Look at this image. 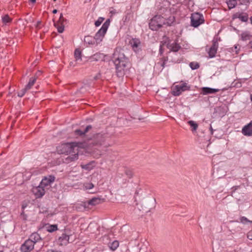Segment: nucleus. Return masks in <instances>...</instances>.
Segmentation results:
<instances>
[{
	"instance_id": "nucleus-4",
	"label": "nucleus",
	"mask_w": 252,
	"mask_h": 252,
	"mask_svg": "<svg viewBox=\"0 0 252 252\" xmlns=\"http://www.w3.org/2000/svg\"><path fill=\"white\" fill-rule=\"evenodd\" d=\"M191 26L196 28L204 23V19L203 15L198 12H194L191 14L190 16Z\"/></svg>"
},
{
	"instance_id": "nucleus-36",
	"label": "nucleus",
	"mask_w": 252,
	"mask_h": 252,
	"mask_svg": "<svg viewBox=\"0 0 252 252\" xmlns=\"http://www.w3.org/2000/svg\"><path fill=\"white\" fill-rule=\"evenodd\" d=\"M240 222L243 224H246L248 222L252 223V221L249 220L245 217H242L240 219Z\"/></svg>"
},
{
	"instance_id": "nucleus-50",
	"label": "nucleus",
	"mask_w": 252,
	"mask_h": 252,
	"mask_svg": "<svg viewBox=\"0 0 252 252\" xmlns=\"http://www.w3.org/2000/svg\"><path fill=\"white\" fill-rule=\"evenodd\" d=\"M25 207H26V206H25V205H22V208H23V209H24V208H25Z\"/></svg>"
},
{
	"instance_id": "nucleus-10",
	"label": "nucleus",
	"mask_w": 252,
	"mask_h": 252,
	"mask_svg": "<svg viewBox=\"0 0 252 252\" xmlns=\"http://www.w3.org/2000/svg\"><path fill=\"white\" fill-rule=\"evenodd\" d=\"M129 44L134 52H138L141 48V42L139 39L132 38L129 41Z\"/></svg>"
},
{
	"instance_id": "nucleus-14",
	"label": "nucleus",
	"mask_w": 252,
	"mask_h": 252,
	"mask_svg": "<svg viewBox=\"0 0 252 252\" xmlns=\"http://www.w3.org/2000/svg\"><path fill=\"white\" fill-rule=\"evenodd\" d=\"M156 19H158V17L157 18L154 16L149 23V27L153 31H157L160 28L159 24L157 23Z\"/></svg>"
},
{
	"instance_id": "nucleus-8",
	"label": "nucleus",
	"mask_w": 252,
	"mask_h": 252,
	"mask_svg": "<svg viewBox=\"0 0 252 252\" xmlns=\"http://www.w3.org/2000/svg\"><path fill=\"white\" fill-rule=\"evenodd\" d=\"M34 244L30 239L26 240L22 245L21 249L23 252L31 251L34 248Z\"/></svg>"
},
{
	"instance_id": "nucleus-18",
	"label": "nucleus",
	"mask_w": 252,
	"mask_h": 252,
	"mask_svg": "<svg viewBox=\"0 0 252 252\" xmlns=\"http://www.w3.org/2000/svg\"><path fill=\"white\" fill-rule=\"evenodd\" d=\"M233 18H239L242 22H247L248 20V15L246 13H236L233 15Z\"/></svg>"
},
{
	"instance_id": "nucleus-21",
	"label": "nucleus",
	"mask_w": 252,
	"mask_h": 252,
	"mask_svg": "<svg viewBox=\"0 0 252 252\" xmlns=\"http://www.w3.org/2000/svg\"><path fill=\"white\" fill-rule=\"evenodd\" d=\"M84 42L88 45H96L95 39L91 36H86L84 37Z\"/></svg>"
},
{
	"instance_id": "nucleus-3",
	"label": "nucleus",
	"mask_w": 252,
	"mask_h": 252,
	"mask_svg": "<svg viewBox=\"0 0 252 252\" xmlns=\"http://www.w3.org/2000/svg\"><path fill=\"white\" fill-rule=\"evenodd\" d=\"M110 21L107 19L102 25L101 28L95 33V36L94 37L95 39L96 45L98 44L102 41L104 35L107 31V29L110 25Z\"/></svg>"
},
{
	"instance_id": "nucleus-2",
	"label": "nucleus",
	"mask_w": 252,
	"mask_h": 252,
	"mask_svg": "<svg viewBox=\"0 0 252 252\" xmlns=\"http://www.w3.org/2000/svg\"><path fill=\"white\" fill-rule=\"evenodd\" d=\"M114 63L118 71L121 72L127 66L128 59L123 53L115 51L114 53Z\"/></svg>"
},
{
	"instance_id": "nucleus-29",
	"label": "nucleus",
	"mask_w": 252,
	"mask_h": 252,
	"mask_svg": "<svg viewBox=\"0 0 252 252\" xmlns=\"http://www.w3.org/2000/svg\"><path fill=\"white\" fill-rule=\"evenodd\" d=\"M11 21L12 19L10 18L8 15H5L4 16L2 17V22L5 25L11 23Z\"/></svg>"
},
{
	"instance_id": "nucleus-1",
	"label": "nucleus",
	"mask_w": 252,
	"mask_h": 252,
	"mask_svg": "<svg viewBox=\"0 0 252 252\" xmlns=\"http://www.w3.org/2000/svg\"><path fill=\"white\" fill-rule=\"evenodd\" d=\"M78 149L76 143H65L59 146L58 150L60 154L69 155L65 158V162L69 163L78 159Z\"/></svg>"
},
{
	"instance_id": "nucleus-5",
	"label": "nucleus",
	"mask_w": 252,
	"mask_h": 252,
	"mask_svg": "<svg viewBox=\"0 0 252 252\" xmlns=\"http://www.w3.org/2000/svg\"><path fill=\"white\" fill-rule=\"evenodd\" d=\"M190 87L186 83L181 82L179 84L173 86L172 88V94L175 96L180 95L182 92L189 90Z\"/></svg>"
},
{
	"instance_id": "nucleus-24",
	"label": "nucleus",
	"mask_w": 252,
	"mask_h": 252,
	"mask_svg": "<svg viewBox=\"0 0 252 252\" xmlns=\"http://www.w3.org/2000/svg\"><path fill=\"white\" fill-rule=\"evenodd\" d=\"M175 22V17L173 15H170L168 18H165L164 25L167 26H172Z\"/></svg>"
},
{
	"instance_id": "nucleus-41",
	"label": "nucleus",
	"mask_w": 252,
	"mask_h": 252,
	"mask_svg": "<svg viewBox=\"0 0 252 252\" xmlns=\"http://www.w3.org/2000/svg\"><path fill=\"white\" fill-rule=\"evenodd\" d=\"M126 174L127 175V176L129 177V178H131L132 176V172L129 171V170H126Z\"/></svg>"
},
{
	"instance_id": "nucleus-13",
	"label": "nucleus",
	"mask_w": 252,
	"mask_h": 252,
	"mask_svg": "<svg viewBox=\"0 0 252 252\" xmlns=\"http://www.w3.org/2000/svg\"><path fill=\"white\" fill-rule=\"evenodd\" d=\"M242 133L245 136H252V121H251L249 124L243 127L242 129Z\"/></svg>"
},
{
	"instance_id": "nucleus-40",
	"label": "nucleus",
	"mask_w": 252,
	"mask_h": 252,
	"mask_svg": "<svg viewBox=\"0 0 252 252\" xmlns=\"http://www.w3.org/2000/svg\"><path fill=\"white\" fill-rule=\"evenodd\" d=\"M118 12L117 10L113 8H111L110 10V13L112 15L116 14L118 13Z\"/></svg>"
},
{
	"instance_id": "nucleus-22",
	"label": "nucleus",
	"mask_w": 252,
	"mask_h": 252,
	"mask_svg": "<svg viewBox=\"0 0 252 252\" xmlns=\"http://www.w3.org/2000/svg\"><path fill=\"white\" fill-rule=\"evenodd\" d=\"M92 128V126H88L85 129L82 130V129H76L75 131V133L76 135L82 136L84 135L86 132L88 131L89 129H90Z\"/></svg>"
},
{
	"instance_id": "nucleus-26",
	"label": "nucleus",
	"mask_w": 252,
	"mask_h": 252,
	"mask_svg": "<svg viewBox=\"0 0 252 252\" xmlns=\"http://www.w3.org/2000/svg\"><path fill=\"white\" fill-rule=\"evenodd\" d=\"M81 51L79 49H76L74 51V57L76 61L82 60Z\"/></svg>"
},
{
	"instance_id": "nucleus-20",
	"label": "nucleus",
	"mask_w": 252,
	"mask_h": 252,
	"mask_svg": "<svg viewBox=\"0 0 252 252\" xmlns=\"http://www.w3.org/2000/svg\"><path fill=\"white\" fill-rule=\"evenodd\" d=\"M103 201V199H101L99 198H93L92 199L90 200L88 202V205H91L92 206H95L96 205L99 204Z\"/></svg>"
},
{
	"instance_id": "nucleus-45",
	"label": "nucleus",
	"mask_w": 252,
	"mask_h": 252,
	"mask_svg": "<svg viewBox=\"0 0 252 252\" xmlns=\"http://www.w3.org/2000/svg\"><path fill=\"white\" fill-rule=\"evenodd\" d=\"M249 45L250 48L252 49V40L249 42Z\"/></svg>"
},
{
	"instance_id": "nucleus-53",
	"label": "nucleus",
	"mask_w": 252,
	"mask_h": 252,
	"mask_svg": "<svg viewBox=\"0 0 252 252\" xmlns=\"http://www.w3.org/2000/svg\"><path fill=\"white\" fill-rule=\"evenodd\" d=\"M251 100L252 101V95L251 96Z\"/></svg>"
},
{
	"instance_id": "nucleus-9",
	"label": "nucleus",
	"mask_w": 252,
	"mask_h": 252,
	"mask_svg": "<svg viewBox=\"0 0 252 252\" xmlns=\"http://www.w3.org/2000/svg\"><path fill=\"white\" fill-rule=\"evenodd\" d=\"M91 140L92 142L90 143L94 145H101L105 140V136L104 134L98 133L94 135L93 139Z\"/></svg>"
},
{
	"instance_id": "nucleus-32",
	"label": "nucleus",
	"mask_w": 252,
	"mask_h": 252,
	"mask_svg": "<svg viewBox=\"0 0 252 252\" xmlns=\"http://www.w3.org/2000/svg\"><path fill=\"white\" fill-rule=\"evenodd\" d=\"M241 39L244 41L248 40L250 38V35L248 32H244L241 35Z\"/></svg>"
},
{
	"instance_id": "nucleus-49",
	"label": "nucleus",
	"mask_w": 252,
	"mask_h": 252,
	"mask_svg": "<svg viewBox=\"0 0 252 252\" xmlns=\"http://www.w3.org/2000/svg\"><path fill=\"white\" fill-rule=\"evenodd\" d=\"M164 63H163L162 64H161V66L164 67Z\"/></svg>"
},
{
	"instance_id": "nucleus-27",
	"label": "nucleus",
	"mask_w": 252,
	"mask_h": 252,
	"mask_svg": "<svg viewBox=\"0 0 252 252\" xmlns=\"http://www.w3.org/2000/svg\"><path fill=\"white\" fill-rule=\"evenodd\" d=\"M226 3L229 9L235 7L237 5V1L236 0H227Z\"/></svg>"
},
{
	"instance_id": "nucleus-25",
	"label": "nucleus",
	"mask_w": 252,
	"mask_h": 252,
	"mask_svg": "<svg viewBox=\"0 0 252 252\" xmlns=\"http://www.w3.org/2000/svg\"><path fill=\"white\" fill-rule=\"evenodd\" d=\"M155 17H158V19H156L157 21V23L159 24V26L160 28L163 26L164 25L165 21V18L162 17L160 15H156L155 16Z\"/></svg>"
},
{
	"instance_id": "nucleus-7",
	"label": "nucleus",
	"mask_w": 252,
	"mask_h": 252,
	"mask_svg": "<svg viewBox=\"0 0 252 252\" xmlns=\"http://www.w3.org/2000/svg\"><path fill=\"white\" fill-rule=\"evenodd\" d=\"M55 178L53 175H49L47 177H44L41 181L40 184L43 186L45 189L48 188L51 184L54 182Z\"/></svg>"
},
{
	"instance_id": "nucleus-44",
	"label": "nucleus",
	"mask_w": 252,
	"mask_h": 252,
	"mask_svg": "<svg viewBox=\"0 0 252 252\" xmlns=\"http://www.w3.org/2000/svg\"><path fill=\"white\" fill-rule=\"evenodd\" d=\"M40 24H41V22H40V21L37 22L36 25V28L39 29L40 28Z\"/></svg>"
},
{
	"instance_id": "nucleus-52",
	"label": "nucleus",
	"mask_w": 252,
	"mask_h": 252,
	"mask_svg": "<svg viewBox=\"0 0 252 252\" xmlns=\"http://www.w3.org/2000/svg\"><path fill=\"white\" fill-rule=\"evenodd\" d=\"M251 23L252 24V17L251 18Z\"/></svg>"
},
{
	"instance_id": "nucleus-33",
	"label": "nucleus",
	"mask_w": 252,
	"mask_h": 252,
	"mask_svg": "<svg viewBox=\"0 0 252 252\" xmlns=\"http://www.w3.org/2000/svg\"><path fill=\"white\" fill-rule=\"evenodd\" d=\"M188 123L192 127V131H195L198 127V125L193 121H189Z\"/></svg>"
},
{
	"instance_id": "nucleus-16",
	"label": "nucleus",
	"mask_w": 252,
	"mask_h": 252,
	"mask_svg": "<svg viewBox=\"0 0 252 252\" xmlns=\"http://www.w3.org/2000/svg\"><path fill=\"white\" fill-rule=\"evenodd\" d=\"M167 48L172 51L177 52L180 49L181 47L176 42L174 41L172 43H168Z\"/></svg>"
},
{
	"instance_id": "nucleus-37",
	"label": "nucleus",
	"mask_w": 252,
	"mask_h": 252,
	"mask_svg": "<svg viewBox=\"0 0 252 252\" xmlns=\"http://www.w3.org/2000/svg\"><path fill=\"white\" fill-rule=\"evenodd\" d=\"M104 19L102 17L98 18V19L97 20V21H95V22L94 23L95 26L96 27L99 26L101 25V24L102 23V22L103 21Z\"/></svg>"
},
{
	"instance_id": "nucleus-38",
	"label": "nucleus",
	"mask_w": 252,
	"mask_h": 252,
	"mask_svg": "<svg viewBox=\"0 0 252 252\" xmlns=\"http://www.w3.org/2000/svg\"><path fill=\"white\" fill-rule=\"evenodd\" d=\"M27 91L28 90L26 89L25 88L23 89L20 92L18 93V96L21 97L23 96Z\"/></svg>"
},
{
	"instance_id": "nucleus-30",
	"label": "nucleus",
	"mask_w": 252,
	"mask_h": 252,
	"mask_svg": "<svg viewBox=\"0 0 252 252\" xmlns=\"http://www.w3.org/2000/svg\"><path fill=\"white\" fill-rule=\"evenodd\" d=\"M47 231L49 232H53L56 230H57V225L56 224H53V225H50L46 227Z\"/></svg>"
},
{
	"instance_id": "nucleus-15",
	"label": "nucleus",
	"mask_w": 252,
	"mask_h": 252,
	"mask_svg": "<svg viewBox=\"0 0 252 252\" xmlns=\"http://www.w3.org/2000/svg\"><path fill=\"white\" fill-rule=\"evenodd\" d=\"M220 89H212L209 87H203L201 89V94L203 95L214 94L220 91Z\"/></svg>"
},
{
	"instance_id": "nucleus-17",
	"label": "nucleus",
	"mask_w": 252,
	"mask_h": 252,
	"mask_svg": "<svg viewBox=\"0 0 252 252\" xmlns=\"http://www.w3.org/2000/svg\"><path fill=\"white\" fill-rule=\"evenodd\" d=\"M69 236L65 234H63L59 239L61 245H66L69 242Z\"/></svg>"
},
{
	"instance_id": "nucleus-19",
	"label": "nucleus",
	"mask_w": 252,
	"mask_h": 252,
	"mask_svg": "<svg viewBox=\"0 0 252 252\" xmlns=\"http://www.w3.org/2000/svg\"><path fill=\"white\" fill-rule=\"evenodd\" d=\"M29 239H30L34 244L41 240L40 236L36 232L32 233Z\"/></svg>"
},
{
	"instance_id": "nucleus-39",
	"label": "nucleus",
	"mask_w": 252,
	"mask_h": 252,
	"mask_svg": "<svg viewBox=\"0 0 252 252\" xmlns=\"http://www.w3.org/2000/svg\"><path fill=\"white\" fill-rule=\"evenodd\" d=\"M92 58L93 60H98L101 58V55L98 53L95 54L92 57Z\"/></svg>"
},
{
	"instance_id": "nucleus-54",
	"label": "nucleus",
	"mask_w": 252,
	"mask_h": 252,
	"mask_svg": "<svg viewBox=\"0 0 252 252\" xmlns=\"http://www.w3.org/2000/svg\"><path fill=\"white\" fill-rule=\"evenodd\" d=\"M0 252H3L2 251H0Z\"/></svg>"
},
{
	"instance_id": "nucleus-28",
	"label": "nucleus",
	"mask_w": 252,
	"mask_h": 252,
	"mask_svg": "<svg viewBox=\"0 0 252 252\" xmlns=\"http://www.w3.org/2000/svg\"><path fill=\"white\" fill-rule=\"evenodd\" d=\"M119 243L118 241H114L109 245L110 249L112 251H115L119 247Z\"/></svg>"
},
{
	"instance_id": "nucleus-23",
	"label": "nucleus",
	"mask_w": 252,
	"mask_h": 252,
	"mask_svg": "<svg viewBox=\"0 0 252 252\" xmlns=\"http://www.w3.org/2000/svg\"><path fill=\"white\" fill-rule=\"evenodd\" d=\"M36 80V77L34 76V77H31L30 79L28 84L25 87L26 89H27V90H30L32 88V87L33 86L34 83H35Z\"/></svg>"
},
{
	"instance_id": "nucleus-51",
	"label": "nucleus",
	"mask_w": 252,
	"mask_h": 252,
	"mask_svg": "<svg viewBox=\"0 0 252 252\" xmlns=\"http://www.w3.org/2000/svg\"><path fill=\"white\" fill-rule=\"evenodd\" d=\"M21 215H23V218L25 219V217H24V215L23 213H21Z\"/></svg>"
},
{
	"instance_id": "nucleus-43",
	"label": "nucleus",
	"mask_w": 252,
	"mask_h": 252,
	"mask_svg": "<svg viewBox=\"0 0 252 252\" xmlns=\"http://www.w3.org/2000/svg\"><path fill=\"white\" fill-rule=\"evenodd\" d=\"M238 188H239V186H234L231 188V189L233 192H234L236 190H237Z\"/></svg>"
},
{
	"instance_id": "nucleus-6",
	"label": "nucleus",
	"mask_w": 252,
	"mask_h": 252,
	"mask_svg": "<svg viewBox=\"0 0 252 252\" xmlns=\"http://www.w3.org/2000/svg\"><path fill=\"white\" fill-rule=\"evenodd\" d=\"M45 190L46 189L39 184L38 186L32 188V192L36 198H40L45 194Z\"/></svg>"
},
{
	"instance_id": "nucleus-34",
	"label": "nucleus",
	"mask_w": 252,
	"mask_h": 252,
	"mask_svg": "<svg viewBox=\"0 0 252 252\" xmlns=\"http://www.w3.org/2000/svg\"><path fill=\"white\" fill-rule=\"evenodd\" d=\"M189 66L192 70H194L199 67V64L197 62H191L189 63Z\"/></svg>"
},
{
	"instance_id": "nucleus-11",
	"label": "nucleus",
	"mask_w": 252,
	"mask_h": 252,
	"mask_svg": "<svg viewBox=\"0 0 252 252\" xmlns=\"http://www.w3.org/2000/svg\"><path fill=\"white\" fill-rule=\"evenodd\" d=\"M218 42L217 41H213L212 45L210 48L208 52L209 54V57L210 58H213L215 57L218 50Z\"/></svg>"
},
{
	"instance_id": "nucleus-35",
	"label": "nucleus",
	"mask_w": 252,
	"mask_h": 252,
	"mask_svg": "<svg viewBox=\"0 0 252 252\" xmlns=\"http://www.w3.org/2000/svg\"><path fill=\"white\" fill-rule=\"evenodd\" d=\"M94 187L93 184L92 183H86L83 185V188L85 189H90Z\"/></svg>"
},
{
	"instance_id": "nucleus-46",
	"label": "nucleus",
	"mask_w": 252,
	"mask_h": 252,
	"mask_svg": "<svg viewBox=\"0 0 252 252\" xmlns=\"http://www.w3.org/2000/svg\"><path fill=\"white\" fill-rule=\"evenodd\" d=\"M57 12V9H54L53 11V13H56Z\"/></svg>"
},
{
	"instance_id": "nucleus-42",
	"label": "nucleus",
	"mask_w": 252,
	"mask_h": 252,
	"mask_svg": "<svg viewBox=\"0 0 252 252\" xmlns=\"http://www.w3.org/2000/svg\"><path fill=\"white\" fill-rule=\"evenodd\" d=\"M248 238L251 240H252V232H249L248 234Z\"/></svg>"
},
{
	"instance_id": "nucleus-12",
	"label": "nucleus",
	"mask_w": 252,
	"mask_h": 252,
	"mask_svg": "<svg viewBox=\"0 0 252 252\" xmlns=\"http://www.w3.org/2000/svg\"><path fill=\"white\" fill-rule=\"evenodd\" d=\"M64 19L62 15L61 14L60 18L57 23H55V26L57 28L58 31L60 33H62L64 31V25L63 22H64Z\"/></svg>"
},
{
	"instance_id": "nucleus-48",
	"label": "nucleus",
	"mask_w": 252,
	"mask_h": 252,
	"mask_svg": "<svg viewBox=\"0 0 252 252\" xmlns=\"http://www.w3.org/2000/svg\"><path fill=\"white\" fill-rule=\"evenodd\" d=\"M35 0H30V1H31L32 2V3L35 2Z\"/></svg>"
},
{
	"instance_id": "nucleus-31",
	"label": "nucleus",
	"mask_w": 252,
	"mask_h": 252,
	"mask_svg": "<svg viewBox=\"0 0 252 252\" xmlns=\"http://www.w3.org/2000/svg\"><path fill=\"white\" fill-rule=\"evenodd\" d=\"M81 166L82 168L89 171L93 169L94 167V166L92 165V163H89L84 165H81Z\"/></svg>"
},
{
	"instance_id": "nucleus-47",
	"label": "nucleus",
	"mask_w": 252,
	"mask_h": 252,
	"mask_svg": "<svg viewBox=\"0 0 252 252\" xmlns=\"http://www.w3.org/2000/svg\"><path fill=\"white\" fill-rule=\"evenodd\" d=\"M210 130H211V133H212V134H213V128H212V126H210Z\"/></svg>"
}]
</instances>
